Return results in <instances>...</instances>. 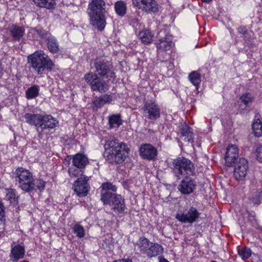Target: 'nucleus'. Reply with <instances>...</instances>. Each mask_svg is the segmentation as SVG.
I'll use <instances>...</instances> for the list:
<instances>
[{
    "instance_id": "nucleus-47",
    "label": "nucleus",
    "mask_w": 262,
    "mask_h": 262,
    "mask_svg": "<svg viewBox=\"0 0 262 262\" xmlns=\"http://www.w3.org/2000/svg\"><path fill=\"white\" fill-rule=\"evenodd\" d=\"M4 208L3 205L0 202V221H2L4 217Z\"/></svg>"
},
{
    "instance_id": "nucleus-4",
    "label": "nucleus",
    "mask_w": 262,
    "mask_h": 262,
    "mask_svg": "<svg viewBox=\"0 0 262 262\" xmlns=\"http://www.w3.org/2000/svg\"><path fill=\"white\" fill-rule=\"evenodd\" d=\"M14 174L16 181L19 182L22 190L30 192L34 189V179L32 173L28 170L23 167H18Z\"/></svg>"
},
{
    "instance_id": "nucleus-34",
    "label": "nucleus",
    "mask_w": 262,
    "mask_h": 262,
    "mask_svg": "<svg viewBox=\"0 0 262 262\" xmlns=\"http://www.w3.org/2000/svg\"><path fill=\"white\" fill-rule=\"evenodd\" d=\"M38 94L39 89L38 86L36 85L32 86L26 91V97L29 99L36 98L38 96Z\"/></svg>"
},
{
    "instance_id": "nucleus-41",
    "label": "nucleus",
    "mask_w": 262,
    "mask_h": 262,
    "mask_svg": "<svg viewBox=\"0 0 262 262\" xmlns=\"http://www.w3.org/2000/svg\"><path fill=\"white\" fill-rule=\"evenodd\" d=\"M109 123L111 126L114 124L120 125L121 124V120L119 115H113L109 117Z\"/></svg>"
},
{
    "instance_id": "nucleus-42",
    "label": "nucleus",
    "mask_w": 262,
    "mask_h": 262,
    "mask_svg": "<svg viewBox=\"0 0 262 262\" xmlns=\"http://www.w3.org/2000/svg\"><path fill=\"white\" fill-rule=\"evenodd\" d=\"M256 153L257 160L262 162V144L257 147Z\"/></svg>"
},
{
    "instance_id": "nucleus-14",
    "label": "nucleus",
    "mask_w": 262,
    "mask_h": 262,
    "mask_svg": "<svg viewBox=\"0 0 262 262\" xmlns=\"http://www.w3.org/2000/svg\"><path fill=\"white\" fill-rule=\"evenodd\" d=\"M124 145H125L123 143H119L117 140H108L104 146L105 149L104 156L105 157H109L112 155V153L116 152L117 150L124 147Z\"/></svg>"
},
{
    "instance_id": "nucleus-8",
    "label": "nucleus",
    "mask_w": 262,
    "mask_h": 262,
    "mask_svg": "<svg viewBox=\"0 0 262 262\" xmlns=\"http://www.w3.org/2000/svg\"><path fill=\"white\" fill-rule=\"evenodd\" d=\"M104 204L108 205L116 213H123L125 209L122 198H101Z\"/></svg>"
},
{
    "instance_id": "nucleus-44",
    "label": "nucleus",
    "mask_w": 262,
    "mask_h": 262,
    "mask_svg": "<svg viewBox=\"0 0 262 262\" xmlns=\"http://www.w3.org/2000/svg\"><path fill=\"white\" fill-rule=\"evenodd\" d=\"M250 202L254 206H257L261 203L262 199L261 198H250Z\"/></svg>"
},
{
    "instance_id": "nucleus-5",
    "label": "nucleus",
    "mask_w": 262,
    "mask_h": 262,
    "mask_svg": "<svg viewBox=\"0 0 262 262\" xmlns=\"http://www.w3.org/2000/svg\"><path fill=\"white\" fill-rule=\"evenodd\" d=\"M84 78L94 91L104 93L108 90L107 83L96 74L88 73L85 74Z\"/></svg>"
},
{
    "instance_id": "nucleus-50",
    "label": "nucleus",
    "mask_w": 262,
    "mask_h": 262,
    "mask_svg": "<svg viewBox=\"0 0 262 262\" xmlns=\"http://www.w3.org/2000/svg\"><path fill=\"white\" fill-rule=\"evenodd\" d=\"M159 262H168V261L167 260H166L165 258L162 257H159Z\"/></svg>"
},
{
    "instance_id": "nucleus-26",
    "label": "nucleus",
    "mask_w": 262,
    "mask_h": 262,
    "mask_svg": "<svg viewBox=\"0 0 262 262\" xmlns=\"http://www.w3.org/2000/svg\"><path fill=\"white\" fill-rule=\"evenodd\" d=\"M163 251V249L161 245L150 243L146 254L149 257L156 256L162 253Z\"/></svg>"
},
{
    "instance_id": "nucleus-18",
    "label": "nucleus",
    "mask_w": 262,
    "mask_h": 262,
    "mask_svg": "<svg viewBox=\"0 0 262 262\" xmlns=\"http://www.w3.org/2000/svg\"><path fill=\"white\" fill-rule=\"evenodd\" d=\"M112 100V96L106 94L100 97H96L91 104L92 108L96 111L98 108L102 107L105 104L111 103Z\"/></svg>"
},
{
    "instance_id": "nucleus-37",
    "label": "nucleus",
    "mask_w": 262,
    "mask_h": 262,
    "mask_svg": "<svg viewBox=\"0 0 262 262\" xmlns=\"http://www.w3.org/2000/svg\"><path fill=\"white\" fill-rule=\"evenodd\" d=\"M34 33H36L37 34H38L41 38L45 39L47 38L48 36L50 34L49 32L48 31H47L45 29H43L41 27H36L35 28H33L31 30Z\"/></svg>"
},
{
    "instance_id": "nucleus-2",
    "label": "nucleus",
    "mask_w": 262,
    "mask_h": 262,
    "mask_svg": "<svg viewBox=\"0 0 262 262\" xmlns=\"http://www.w3.org/2000/svg\"><path fill=\"white\" fill-rule=\"evenodd\" d=\"M28 63L38 74H41L45 70L51 71L54 64L43 51H38L28 57Z\"/></svg>"
},
{
    "instance_id": "nucleus-38",
    "label": "nucleus",
    "mask_w": 262,
    "mask_h": 262,
    "mask_svg": "<svg viewBox=\"0 0 262 262\" xmlns=\"http://www.w3.org/2000/svg\"><path fill=\"white\" fill-rule=\"evenodd\" d=\"M238 253L242 259H246L251 255L252 251L248 248L242 247L238 249Z\"/></svg>"
},
{
    "instance_id": "nucleus-9",
    "label": "nucleus",
    "mask_w": 262,
    "mask_h": 262,
    "mask_svg": "<svg viewBox=\"0 0 262 262\" xmlns=\"http://www.w3.org/2000/svg\"><path fill=\"white\" fill-rule=\"evenodd\" d=\"M199 216L197 209L193 207L190 208L186 212H179L176 215V218L182 223L192 224L196 221Z\"/></svg>"
},
{
    "instance_id": "nucleus-32",
    "label": "nucleus",
    "mask_w": 262,
    "mask_h": 262,
    "mask_svg": "<svg viewBox=\"0 0 262 262\" xmlns=\"http://www.w3.org/2000/svg\"><path fill=\"white\" fill-rule=\"evenodd\" d=\"M150 243L148 239L145 237H141L136 244V246L138 248L141 252L146 254Z\"/></svg>"
},
{
    "instance_id": "nucleus-10",
    "label": "nucleus",
    "mask_w": 262,
    "mask_h": 262,
    "mask_svg": "<svg viewBox=\"0 0 262 262\" xmlns=\"http://www.w3.org/2000/svg\"><path fill=\"white\" fill-rule=\"evenodd\" d=\"M165 31L162 30L158 33L159 39L155 43L157 49L161 51H165L170 50L173 46L172 37L170 35H165L164 37L160 35L165 34Z\"/></svg>"
},
{
    "instance_id": "nucleus-15",
    "label": "nucleus",
    "mask_w": 262,
    "mask_h": 262,
    "mask_svg": "<svg viewBox=\"0 0 262 262\" xmlns=\"http://www.w3.org/2000/svg\"><path fill=\"white\" fill-rule=\"evenodd\" d=\"M139 151L141 157L148 160L155 159L157 155V149L152 145L148 144L141 145Z\"/></svg>"
},
{
    "instance_id": "nucleus-13",
    "label": "nucleus",
    "mask_w": 262,
    "mask_h": 262,
    "mask_svg": "<svg viewBox=\"0 0 262 262\" xmlns=\"http://www.w3.org/2000/svg\"><path fill=\"white\" fill-rule=\"evenodd\" d=\"M238 156V149L235 145H229L227 148L225 156V165L231 167L233 165L237 160Z\"/></svg>"
},
{
    "instance_id": "nucleus-19",
    "label": "nucleus",
    "mask_w": 262,
    "mask_h": 262,
    "mask_svg": "<svg viewBox=\"0 0 262 262\" xmlns=\"http://www.w3.org/2000/svg\"><path fill=\"white\" fill-rule=\"evenodd\" d=\"M101 196H117V187L111 183H103L101 185Z\"/></svg>"
},
{
    "instance_id": "nucleus-29",
    "label": "nucleus",
    "mask_w": 262,
    "mask_h": 262,
    "mask_svg": "<svg viewBox=\"0 0 262 262\" xmlns=\"http://www.w3.org/2000/svg\"><path fill=\"white\" fill-rule=\"evenodd\" d=\"M259 115L256 114L255 116V121L252 124V129L256 137H259L262 135V123L258 118Z\"/></svg>"
},
{
    "instance_id": "nucleus-28",
    "label": "nucleus",
    "mask_w": 262,
    "mask_h": 262,
    "mask_svg": "<svg viewBox=\"0 0 262 262\" xmlns=\"http://www.w3.org/2000/svg\"><path fill=\"white\" fill-rule=\"evenodd\" d=\"M33 1L36 6L47 9H53L56 5L55 0H33Z\"/></svg>"
},
{
    "instance_id": "nucleus-23",
    "label": "nucleus",
    "mask_w": 262,
    "mask_h": 262,
    "mask_svg": "<svg viewBox=\"0 0 262 262\" xmlns=\"http://www.w3.org/2000/svg\"><path fill=\"white\" fill-rule=\"evenodd\" d=\"M58 123V121L51 115L42 116L41 131L47 128H53Z\"/></svg>"
},
{
    "instance_id": "nucleus-16",
    "label": "nucleus",
    "mask_w": 262,
    "mask_h": 262,
    "mask_svg": "<svg viewBox=\"0 0 262 262\" xmlns=\"http://www.w3.org/2000/svg\"><path fill=\"white\" fill-rule=\"evenodd\" d=\"M189 177H185L178 187L179 190L184 194H189L191 193L195 186L193 180Z\"/></svg>"
},
{
    "instance_id": "nucleus-36",
    "label": "nucleus",
    "mask_w": 262,
    "mask_h": 262,
    "mask_svg": "<svg viewBox=\"0 0 262 262\" xmlns=\"http://www.w3.org/2000/svg\"><path fill=\"white\" fill-rule=\"evenodd\" d=\"M73 230L74 233L79 238H83L85 235L84 228L78 223L74 225Z\"/></svg>"
},
{
    "instance_id": "nucleus-1",
    "label": "nucleus",
    "mask_w": 262,
    "mask_h": 262,
    "mask_svg": "<svg viewBox=\"0 0 262 262\" xmlns=\"http://www.w3.org/2000/svg\"><path fill=\"white\" fill-rule=\"evenodd\" d=\"M90 24L99 30H103L106 25L105 13L106 4L104 0H92L88 5Z\"/></svg>"
},
{
    "instance_id": "nucleus-31",
    "label": "nucleus",
    "mask_w": 262,
    "mask_h": 262,
    "mask_svg": "<svg viewBox=\"0 0 262 262\" xmlns=\"http://www.w3.org/2000/svg\"><path fill=\"white\" fill-rule=\"evenodd\" d=\"M139 36L143 43L149 44L151 43L154 35L150 30H145L140 32Z\"/></svg>"
},
{
    "instance_id": "nucleus-20",
    "label": "nucleus",
    "mask_w": 262,
    "mask_h": 262,
    "mask_svg": "<svg viewBox=\"0 0 262 262\" xmlns=\"http://www.w3.org/2000/svg\"><path fill=\"white\" fill-rule=\"evenodd\" d=\"M25 254V250L23 246L17 245L12 248L10 257L14 261H17L19 259L24 257Z\"/></svg>"
},
{
    "instance_id": "nucleus-25",
    "label": "nucleus",
    "mask_w": 262,
    "mask_h": 262,
    "mask_svg": "<svg viewBox=\"0 0 262 262\" xmlns=\"http://www.w3.org/2000/svg\"><path fill=\"white\" fill-rule=\"evenodd\" d=\"M48 50L53 54L57 53L59 51V43L53 36H50L47 39Z\"/></svg>"
},
{
    "instance_id": "nucleus-30",
    "label": "nucleus",
    "mask_w": 262,
    "mask_h": 262,
    "mask_svg": "<svg viewBox=\"0 0 262 262\" xmlns=\"http://www.w3.org/2000/svg\"><path fill=\"white\" fill-rule=\"evenodd\" d=\"M10 32L14 39L19 40L24 35V29L21 27L13 26L10 29Z\"/></svg>"
},
{
    "instance_id": "nucleus-49",
    "label": "nucleus",
    "mask_w": 262,
    "mask_h": 262,
    "mask_svg": "<svg viewBox=\"0 0 262 262\" xmlns=\"http://www.w3.org/2000/svg\"><path fill=\"white\" fill-rule=\"evenodd\" d=\"M113 262H132V261L129 259H122L115 260Z\"/></svg>"
},
{
    "instance_id": "nucleus-40",
    "label": "nucleus",
    "mask_w": 262,
    "mask_h": 262,
    "mask_svg": "<svg viewBox=\"0 0 262 262\" xmlns=\"http://www.w3.org/2000/svg\"><path fill=\"white\" fill-rule=\"evenodd\" d=\"M239 99L242 102L247 106L253 101V97L250 93H245L240 97Z\"/></svg>"
},
{
    "instance_id": "nucleus-45",
    "label": "nucleus",
    "mask_w": 262,
    "mask_h": 262,
    "mask_svg": "<svg viewBox=\"0 0 262 262\" xmlns=\"http://www.w3.org/2000/svg\"><path fill=\"white\" fill-rule=\"evenodd\" d=\"M15 190L12 188L6 189V196H15Z\"/></svg>"
},
{
    "instance_id": "nucleus-43",
    "label": "nucleus",
    "mask_w": 262,
    "mask_h": 262,
    "mask_svg": "<svg viewBox=\"0 0 262 262\" xmlns=\"http://www.w3.org/2000/svg\"><path fill=\"white\" fill-rule=\"evenodd\" d=\"M46 182L42 180H39L36 184V187L39 190V191H42L45 187Z\"/></svg>"
},
{
    "instance_id": "nucleus-17",
    "label": "nucleus",
    "mask_w": 262,
    "mask_h": 262,
    "mask_svg": "<svg viewBox=\"0 0 262 262\" xmlns=\"http://www.w3.org/2000/svg\"><path fill=\"white\" fill-rule=\"evenodd\" d=\"M128 156V151L126 148V146L117 150L115 153H112V155L107 157L108 160L110 163H116L117 164L122 163Z\"/></svg>"
},
{
    "instance_id": "nucleus-56",
    "label": "nucleus",
    "mask_w": 262,
    "mask_h": 262,
    "mask_svg": "<svg viewBox=\"0 0 262 262\" xmlns=\"http://www.w3.org/2000/svg\"><path fill=\"white\" fill-rule=\"evenodd\" d=\"M211 262H216V261H212Z\"/></svg>"
},
{
    "instance_id": "nucleus-39",
    "label": "nucleus",
    "mask_w": 262,
    "mask_h": 262,
    "mask_svg": "<svg viewBox=\"0 0 262 262\" xmlns=\"http://www.w3.org/2000/svg\"><path fill=\"white\" fill-rule=\"evenodd\" d=\"M81 168H79L74 166L69 169V174L71 177H77L80 175H82L83 171Z\"/></svg>"
},
{
    "instance_id": "nucleus-22",
    "label": "nucleus",
    "mask_w": 262,
    "mask_h": 262,
    "mask_svg": "<svg viewBox=\"0 0 262 262\" xmlns=\"http://www.w3.org/2000/svg\"><path fill=\"white\" fill-rule=\"evenodd\" d=\"M72 163L73 166L83 169L89 163V161L88 158L84 155L77 154L73 157Z\"/></svg>"
},
{
    "instance_id": "nucleus-33",
    "label": "nucleus",
    "mask_w": 262,
    "mask_h": 262,
    "mask_svg": "<svg viewBox=\"0 0 262 262\" xmlns=\"http://www.w3.org/2000/svg\"><path fill=\"white\" fill-rule=\"evenodd\" d=\"M189 80L195 86L196 89L201 82V75L197 71H193L190 73L188 76Z\"/></svg>"
},
{
    "instance_id": "nucleus-6",
    "label": "nucleus",
    "mask_w": 262,
    "mask_h": 262,
    "mask_svg": "<svg viewBox=\"0 0 262 262\" xmlns=\"http://www.w3.org/2000/svg\"><path fill=\"white\" fill-rule=\"evenodd\" d=\"M96 72L100 77L115 78V74L112 63L106 60H98L94 62Z\"/></svg>"
},
{
    "instance_id": "nucleus-46",
    "label": "nucleus",
    "mask_w": 262,
    "mask_h": 262,
    "mask_svg": "<svg viewBox=\"0 0 262 262\" xmlns=\"http://www.w3.org/2000/svg\"><path fill=\"white\" fill-rule=\"evenodd\" d=\"M245 216L247 217L248 220L250 221H253L255 220V213L254 212H247L245 214Z\"/></svg>"
},
{
    "instance_id": "nucleus-52",
    "label": "nucleus",
    "mask_w": 262,
    "mask_h": 262,
    "mask_svg": "<svg viewBox=\"0 0 262 262\" xmlns=\"http://www.w3.org/2000/svg\"><path fill=\"white\" fill-rule=\"evenodd\" d=\"M3 69L0 67V76L2 74Z\"/></svg>"
},
{
    "instance_id": "nucleus-11",
    "label": "nucleus",
    "mask_w": 262,
    "mask_h": 262,
    "mask_svg": "<svg viewBox=\"0 0 262 262\" xmlns=\"http://www.w3.org/2000/svg\"><path fill=\"white\" fill-rule=\"evenodd\" d=\"M142 110L149 119H157L160 117V109L155 102L146 101L142 107Z\"/></svg>"
},
{
    "instance_id": "nucleus-51",
    "label": "nucleus",
    "mask_w": 262,
    "mask_h": 262,
    "mask_svg": "<svg viewBox=\"0 0 262 262\" xmlns=\"http://www.w3.org/2000/svg\"><path fill=\"white\" fill-rule=\"evenodd\" d=\"M212 0H202V1L204 2H205V3H209L210 2H211Z\"/></svg>"
},
{
    "instance_id": "nucleus-7",
    "label": "nucleus",
    "mask_w": 262,
    "mask_h": 262,
    "mask_svg": "<svg viewBox=\"0 0 262 262\" xmlns=\"http://www.w3.org/2000/svg\"><path fill=\"white\" fill-rule=\"evenodd\" d=\"M234 168L233 176L237 180L244 179L249 169L248 161L243 158H240L235 163H233Z\"/></svg>"
},
{
    "instance_id": "nucleus-53",
    "label": "nucleus",
    "mask_w": 262,
    "mask_h": 262,
    "mask_svg": "<svg viewBox=\"0 0 262 262\" xmlns=\"http://www.w3.org/2000/svg\"><path fill=\"white\" fill-rule=\"evenodd\" d=\"M20 262H29V261H28L27 260H24L23 261H21Z\"/></svg>"
},
{
    "instance_id": "nucleus-3",
    "label": "nucleus",
    "mask_w": 262,
    "mask_h": 262,
    "mask_svg": "<svg viewBox=\"0 0 262 262\" xmlns=\"http://www.w3.org/2000/svg\"><path fill=\"white\" fill-rule=\"evenodd\" d=\"M173 170L176 176L181 179V176H190L194 174L195 168L193 163L189 159L181 157L173 160Z\"/></svg>"
},
{
    "instance_id": "nucleus-21",
    "label": "nucleus",
    "mask_w": 262,
    "mask_h": 262,
    "mask_svg": "<svg viewBox=\"0 0 262 262\" xmlns=\"http://www.w3.org/2000/svg\"><path fill=\"white\" fill-rule=\"evenodd\" d=\"M141 10L147 13H156L158 11V5L155 0H144Z\"/></svg>"
},
{
    "instance_id": "nucleus-12",
    "label": "nucleus",
    "mask_w": 262,
    "mask_h": 262,
    "mask_svg": "<svg viewBox=\"0 0 262 262\" xmlns=\"http://www.w3.org/2000/svg\"><path fill=\"white\" fill-rule=\"evenodd\" d=\"M89 177H81L75 182L73 187L74 191L77 195L83 196L87 195L90 189L89 185L87 183Z\"/></svg>"
},
{
    "instance_id": "nucleus-54",
    "label": "nucleus",
    "mask_w": 262,
    "mask_h": 262,
    "mask_svg": "<svg viewBox=\"0 0 262 262\" xmlns=\"http://www.w3.org/2000/svg\"><path fill=\"white\" fill-rule=\"evenodd\" d=\"M16 198L15 197H14V198H10L11 199H13V200H15Z\"/></svg>"
},
{
    "instance_id": "nucleus-35",
    "label": "nucleus",
    "mask_w": 262,
    "mask_h": 262,
    "mask_svg": "<svg viewBox=\"0 0 262 262\" xmlns=\"http://www.w3.org/2000/svg\"><path fill=\"white\" fill-rule=\"evenodd\" d=\"M115 11L120 16H123L126 12V7L122 1H118L115 4Z\"/></svg>"
},
{
    "instance_id": "nucleus-27",
    "label": "nucleus",
    "mask_w": 262,
    "mask_h": 262,
    "mask_svg": "<svg viewBox=\"0 0 262 262\" xmlns=\"http://www.w3.org/2000/svg\"><path fill=\"white\" fill-rule=\"evenodd\" d=\"M190 127L186 124L181 125L180 131L184 140L188 143H192L193 142L192 132L190 130Z\"/></svg>"
},
{
    "instance_id": "nucleus-24",
    "label": "nucleus",
    "mask_w": 262,
    "mask_h": 262,
    "mask_svg": "<svg viewBox=\"0 0 262 262\" xmlns=\"http://www.w3.org/2000/svg\"><path fill=\"white\" fill-rule=\"evenodd\" d=\"M25 118L26 119L27 122L30 125H33L36 127H40L41 128L42 116L39 114L26 113L25 115Z\"/></svg>"
},
{
    "instance_id": "nucleus-48",
    "label": "nucleus",
    "mask_w": 262,
    "mask_h": 262,
    "mask_svg": "<svg viewBox=\"0 0 262 262\" xmlns=\"http://www.w3.org/2000/svg\"><path fill=\"white\" fill-rule=\"evenodd\" d=\"M238 31L239 33L241 34H247V30L245 27H239L238 28Z\"/></svg>"
},
{
    "instance_id": "nucleus-55",
    "label": "nucleus",
    "mask_w": 262,
    "mask_h": 262,
    "mask_svg": "<svg viewBox=\"0 0 262 262\" xmlns=\"http://www.w3.org/2000/svg\"><path fill=\"white\" fill-rule=\"evenodd\" d=\"M67 158H68L69 160H71V158H70V156H68V157H67Z\"/></svg>"
}]
</instances>
